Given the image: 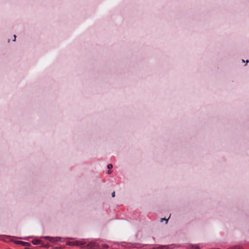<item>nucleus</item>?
Here are the masks:
<instances>
[{
    "label": "nucleus",
    "instance_id": "obj_1",
    "mask_svg": "<svg viewBox=\"0 0 249 249\" xmlns=\"http://www.w3.org/2000/svg\"><path fill=\"white\" fill-rule=\"evenodd\" d=\"M86 242L84 240L81 241H68L67 243V244L69 246H82L86 245Z\"/></svg>",
    "mask_w": 249,
    "mask_h": 249
},
{
    "label": "nucleus",
    "instance_id": "obj_2",
    "mask_svg": "<svg viewBox=\"0 0 249 249\" xmlns=\"http://www.w3.org/2000/svg\"><path fill=\"white\" fill-rule=\"evenodd\" d=\"M43 238L53 243H56L61 241V238L58 237H52L49 236H45Z\"/></svg>",
    "mask_w": 249,
    "mask_h": 249
},
{
    "label": "nucleus",
    "instance_id": "obj_3",
    "mask_svg": "<svg viewBox=\"0 0 249 249\" xmlns=\"http://www.w3.org/2000/svg\"><path fill=\"white\" fill-rule=\"evenodd\" d=\"M88 249H100V246L95 242H91L87 245Z\"/></svg>",
    "mask_w": 249,
    "mask_h": 249
},
{
    "label": "nucleus",
    "instance_id": "obj_4",
    "mask_svg": "<svg viewBox=\"0 0 249 249\" xmlns=\"http://www.w3.org/2000/svg\"><path fill=\"white\" fill-rule=\"evenodd\" d=\"M15 243L17 245H21L22 246L26 247H30L31 246V244L29 242L19 241V240H17V241H15Z\"/></svg>",
    "mask_w": 249,
    "mask_h": 249
},
{
    "label": "nucleus",
    "instance_id": "obj_5",
    "mask_svg": "<svg viewBox=\"0 0 249 249\" xmlns=\"http://www.w3.org/2000/svg\"><path fill=\"white\" fill-rule=\"evenodd\" d=\"M32 243L35 245L43 246V242L38 239H34L32 241Z\"/></svg>",
    "mask_w": 249,
    "mask_h": 249
},
{
    "label": "nucleus",
    "instance_id": "obj_6",
    "mask_svg": "<svg viewBox=\"0 0 249 249\" xmlns=\"http://www.w3.org/2000/svg\"><path fill=\"white\" fill-rule=\"evenodd\" d=\"M151 249H169L168 246L159 245L153 247Z\"/></svg>",
    "mask_w": 249,
    "mask_h": 249
},
{
    "label": "nucleus",
    "instance_id": "obj_7",
    "mask_svg": "<svg viewBox=\"0 0 249 249\" xmlns=\"http://www.w3.org/2000/svg\"><path fill=\"white\" fill-rule=\"evenodd\" d=\"M107 168L109 169L107 173L108 174H110L112 173V171L110 170V169L113 168V165L112 164L110 163L107 165Z\"/></svg>",
    "mask_w": 249,
    "mask_h": 249
},
{
    "label": "nucleus",
    "instance_id": "obj_8",
    "mask_svg": "<svg viewBox=\"0 0 249 249\" xmlns=\"http://www.w3.org/2000/svg\"><path fill=\"white\" fill-rule=\"evenodd\" d=\"M41 247H44L45 248L48 249L50 247V245L48 244H45L43 242V246H40Z\"/></svg>",
    "mask_w": 249,
    "mask_h": 249
},
{
    "label": "nucleus",
    "instance_id": "obj_9",
    "mask_svg": "<svg viewBox=\"0 0 249 249\" xmlns=\"http://www.w3.org/2000/svg\"><path fill=\"white\" fill-rule=\"evenodd\" d=\"M229 249H241V248L239 246H234L233 247H231Z\"/></svg>",
    "mask_w": 249,
    "mask_h": 249
},
{
    "label": "nucleus",
    "instance_id": "obj_10",
    "mask_svg": "<svg viewBox=\"0 0 249 249\" xmlns=\"http://www.w3.org/2000/svg\"><path fill=\"white\" fill-rule=\"evenodd\" d=\"M190 249H199V247L197 245H194L191 247Z\"/></svg>",
    "mask_w": 249,
    "mask_h": 249
},
{
    "label": "nucleus",
    "instance_id": "obj_11",
    "mask_svg": "<svg viewBox=\"0 0 249 249\" xmlns=\"http://www.w3.org/2000/svg\"><path fill=\"white\" fill-rule=\"evenodd\" d=\"M100 246L101 247H102L103 248H105V249H108L109 247L108 245H107V244H102Z\"/></svg>",
    "mask_w": 249,
    "mask_h": 249
},
{
    "label": "nucleus",
    "instance_id": "obj_12",
    "mask_svg": "<svg viewBox=\"0 0 249 249\" xmlns=\"http://www.w3.org/2000/svg\"><path fill=\"white\" fill-rule=\"evenodd\" d=\"M168 219H169V218H168V219H166V218H161L160 221H161V222H162L163 221H166V223H167V221H168Z\"/></svg>",
    "mask_w": 249,
    "mask_h": 249
},
{
    "label": "nucleus",
    "instance_id": "obj_13",
    "mask_svg": "<svg viewBox=\"0 0 249 249\" xmlns=\"http://www.w3.org/2000/svg\"><path fill=\"white\" fill-rule=\"evenodd\" d=\"M111 196L112 197H114L115 196V192L114 191L111 194Z\"/></svg>",
    "mask_w": 249,
    "mask_h": 249
},
{
    "label": "nucleus",
    "instance_id": "obj_14",
    "mask_svg": "<svg viewBox=\"0 0 249 249\" xmlns=\"http://www.w3.org/2000/svg\"><path fill=\"white\" fill-rule=\"evenodd\" d=\"M14 39H13V41H15L16 40V35H14Z\"/></svg>",
    "mask_w": 249,
    "mask_h": 249
},
{
    "label": "nucleus",
    "instance_id": "obj_15",
    "mask_svg": "<svg viewBox=\"0 0 249 249\" xmlns=\"http://www.w3.org/2000/svg\"><path fill=\"white\" fill-rule=\"evenodd\" d=\"M246 62H247V63H248V62H249V60H247V61H246Z\"/></svg>",
    "mask_w": 249,
    "mask_h": 249
}]
</instances>
